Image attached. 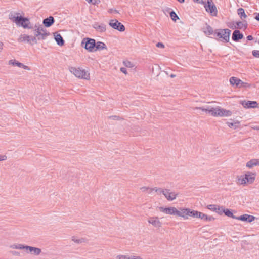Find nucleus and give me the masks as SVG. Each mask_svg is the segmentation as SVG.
I'll return each mask as SVG.
<instances>
[{
    "label": "nucleus",
    "instance_id": "nucleus-1",
    "mask_svg": "<svg viewBox=\"0 0 259 259\" xmlns=\"http://www.w3.org/2000/svg\"><path fill=\"white\" fill-rule=\"evenodd\" d=\"M193 110H201L202 111L209 113L214 117H229L232 115V112L219 106L211 107L209 106L203 107H196L193 108Z\"/></svg>",
    "mask_w": 259,
    "mask_h": 259
},
{
    "label": "nucleus",
    "instance_id": "nucleus-2",
    "mask_svg": "<svg viewBox=\"0 0 259 259\" xmlns=\"http://www.w3.org/2000/svg\"><path fill=\"white\" fill-rule=\"evenodd\" d=\"M18 15V13H10L9 16V19L18 26L23 27L24 28H29L28 25L30 24L29 19Z\"/></svg>",
    "mask_w": 259,
    "mask_h": 259
},
{
    "label": "nucleus",
    "instance_id": "nucleus-3",
    "mask_svg": "<svg viewBox=\"0 0 259 259\" xmlns=\"http://www.w3.org/2000/svg\"><path fill=\"white\" fill-rule=\"evenodd\" d=\"M69 70L71 73L73 74L77 78L87 80L90 78V74L88 71L81 68L70 67Z\"/></svg>",
    "mask_w": 259,
    "mask_h": 259
},
{
    "label": "nucleus",
    "instance_id": "nucleus-4",
    "mask_svg": "<svg viewBox=\"0 0 259 259\" xmlns=\"http://www.w3.org/2000/svg\"><path fill=\"white\" fill-rule=\"evenodd\" d=\"M191 217H193L194 218H198L200 219L201 220L206 221V222H211L214 220V218L212 216H209L201 212L194 210L192 209V213H191Z\"/></svg>",
    "mask_w": 259,
    "mask_h": 259
},
{
    "label": "nucleus",
    "instance_id": "nucleus-5",
    "mask_svg": "<svg viewBox=\"0 0 259 259\" xmlns=\"http://www.w3.org/2000/svg\"><path fill=\"white\" fill-rule=\"evenodd\" d=\"M49 34L50 33L42 26H39L35 30L34 35L38 40L46 39Z\"/></svg>",
    "mask_w": 259,
    "mask_h": 259
},
{
    "label": "nucleus",
    "instance_id": "nucleus-6",
    "mask_svg": "<svg viewBox=\"0 0 259 259\" xmlns=\"http://www.w3.org/2000/svg\"><path fill=\"white\" fill-rule=\"evenodd\" d=\"M81 46L89 51L93 52L96 46L95 40L92 38H84L81 42Z\"/></svg>",
    "mask_w": 259,
    "mask_h": 259
},
{
    "label": "nucleus",
    "instance_id": "nucleus-7",
    "mask_svg": "<svg viewBox=\"0 0 259 259\" xmlns=\"http://www.w3.org/2000/svg\"><path fill=\"white\" fill-rule=\"evenodd\" d=\"M204 7L206 11L211 16H216L217 15L218 11L212 0H207V3L204 5Z\"/></svg>",
    "mask_w": 259,
    "mask_h": 259
},
{
    "label": "nucleus",
    "instance_id": "nucleus-8",
    "mask_svg": "<svg viewBox=\"0 0 259 259\" xmlns=\"http://www.w3.org/2000/svg\"><path fill=\"white\" fill-rule=\"evenodd\" d=\"M231 30L229 29H220L216 32L217 36L220 38H222L223 41L227 42L229 41Z\"/></svg>",
    "mask_w": 259,
    "mask_h": 259
},
{
    "label": "nucleus",
    "instance_id": "nucleus-9",
    "mask_svg": "<svg viewBox=\"0 0 259 259\" xmlns=\"http://www.w3.org/2000/svg\"><path fill=\"white\" fill-rule=\"evenodd\" d=\"M192 209L186 208H180L178 209L177 217L183 218L185 220L189 219L191 217Z\"/></svg>",
    "mask_w": 259,
    "mask_h": 259
},
{
    "label": "nucleus",
    "instance_id": "nucleus-10",
    "mask_svg": "<svg viewBox=\"0 0 259 259\" xmlns=\"http://www.w3.org/2000/svg\"><path fill=\"white\" fill-rule=\"evenodd\" d=\"M109 24L113 29H116L120 32H123L125 30L124 26L116 19L111 20Z\"/></svg>",
    "mask_w": 259,
    "mask_h": 259
},
{
    "label": "nucleus",
    "instance_id": "nucleus-11",
    "mask_svg": "<svg viewBox=\"0 0 259 259\" xmlns=\"http://www.w3.org/2000/svg\"><path fill=\"white\" fill-rule=\"evenodd\" d=\"M159 209L161 212L165 214L177 216L178 209L175 207H160Z\"/></svg>",
    "mask_w": 259,
    "mask_h": 259
},
{
    "label": "nucleus",
    "instance_id": "nucleus-12",
    "mask_svg": "<svg viewBox=\"0 0 259 259\" xmlns=\"http://www.w3.org/2000/svg\"><path fill=\"white\" fill-rule=\"evenodd\" d=\"M148 222L153 227L159 228L162 226V223L160 221L158 217H150L148 219Z\"/></svg>",
    "mask_w": 259,
    "mask_h": 259
},
{
    "label": "nucleus",
    "instance_id": "nucleus-13",
    "mask_svg": "<svg viewBox=\"0 0 259 259\" xmlns=\"http://www.w3.org/2000/svg\"><path fill=\"white\" fill-rule=\"evenodd\" d=\"M163 195L168 201H172L175 200L178 195V193L175 192H170V190L167 189H164V191H163Z\"/></svg>",
    "mask_w": 259,
    "mask_h": 259
},
{
    "label": "nucleus",
    "instance_id": "nucleus-14",
    "mask_svg": "<svg viewBox=\"0 0 259 259\" xmlns=\"http://www.w3.org/2000/svg\"><path fill=\"white\" fill-rule=\"evenodd\" d=\"M25 250L27 253H30L35 255H39L41 252L40 248L28 245H26Z\"/></svg>",
    "mask_w": 259,
    "mask_h": 259
},
{
    "label": "nucleus",
    "instance_id": "nucleus-15",
    "mask_svg": "<svg viewBox=\"0 0 259 259\" xmlns=\"http://www.w3.org/2000/svg\"><path fill=\"white\" fill-rule=\"evenodd\" d=\"M242 105L246 108H255L257 106L256 101H243L241 102Z\"/></svg>",
    "mask_w": 259,
    "mask_h": 259
},
{
    "label": "nucleus",
    "instance_id": "nucleus-16",
    "mask_svg": "<svg viewBox=\"0 0 259 259\" xmlns=\"http://www.w3.org/2000/svg\"><path fill=\"white\" fill-rule=\"evenodd\" d=\"M230 82L231 85H235L237 88H241V85L243 84V82L241 80L235 77H231L230 78Z\"/></svg>",
    "mask_w": 259,
    "mask_h": 259
},
{
    "label": "nucleus",
    "instance_id": "nucleus-17",
    "mask_svg": "<svg viewBox=\"0 0 259 259\" xmlns=\"http://www.w3.org/2000/svg\"><path fill=\"white\" fill-rule=\"evenodd\" d=\"M238 220H241L242 221H246L248 222H251L254 220L255 217L252 215H248V214H243L242 215L239 217H236V219Z\"/></svg>",
    "mask_w": 259,
    "mask_h": 259
},
{
    "label": "nucleus",
    "instance_id": "nucleus-18",
    "mask_svg": "<svg viewBox=\"0 0 259 259\" xmlns=\"http://www.w3.org/2000/svg\"><path fill=\"white\" fill-rule=\"evenodd\" d=\"M255 174L250 172H247L244 176V179H246L247 183L252 184L255 180Z\"/></svg>",
    "mask_w": 259,
    "mask_h": 259
},
{
    "label": "nucleus",
    "instance_id": "nucleus-19",
    "mask_svg": "<svg viewBox=\"0 0 259 259\" xmlns=\"http://www.w3.org/2000/svg\"><path fill=\"white\" fill-rule=\"evenodd\" d=\"M93 27L99 32H104L106 31V26L104 24H99L95 23L93 25Z\"/></svg>",
    "mask_w": 259,
    "mask_h": 259
},
{
    "label": "nucleus",
    "instance_id": "nucleus-20",
    "mask_svg": "<svg viewBox=\"0 0 259 259\" xmlns=\"http://www.w3.org/2000/svg\"><path fill=\"white\" fill-rule=\"evenodd\" d=\"M243 35L239 30H235L232 34V39L235 41H237L239 39H242Z\"/></svg>",
    "mask_w": 259,
    "mask_h": 259
},
{
    "label": "nucleus",
    "instance_id": "nucleus-21",
    "mask_svg": "<svg viewBox=\"0 0 259 259\" xmlns=\"http://www.w3.org/2000/svg\"><path fill=\"white\" fill-rule=\"evenodd\" d=\"M54 23V19L52 16H50L43 20V24L47 27L51 26Z\"/></svg>",
    "mask_w": 259,
    "mask_h": 259
},
{
    "label": "nucleus",
    "instance_id": "nucleus-22",
    "mask_svg": "<svg viewBox=\"0 0 259 259\" xmlns=\"http://www.w3.org/2000/svg\"><path fill=\"white\" fill-rule=\"evenodd\" d=\"M259 165V159H253L249 161L246 163V167L251 168L255 166Z\"/></svg>",
    "mask_w": 259,
    "mask_h": 259
},
{
    "label": "nucleus",
    "instance_id": "nucleus-23",
    "mask_svg": "<svg viewBox=\"0 0 259 259\" xmlns=\"http://www.w3.org/2000/svg\"><path fill=\"white\" fill-rule=\"evenodd\" d=\"M55 39L57 44L59 46H63L64 44V41L60 34L55 33L54 34Z\"/></svg>",
    "mask_w": 259,
    "mask_h": 259
},
{
    "label": "nucleus",
    "instance_id": "nucleus-24",
    "mask_svg": "<svg viewBox=\"0 0 259 259\" xmlns=\"http://www.w3.org/2000/svg\"><path fill=\"white\" fill-rule=\"evenodd\" d=\"M30 36L26 34H21L18 38V41L19 42H26L29 44Z\"/></svg>",
    "mask_w": 259,
    "mask_h": 259
},
{
    "label": "nucleus",
    "instance_id": "nucleus-25",
    "mask_svg": "<svg viewBox=\"0 0 259 259\" xmlns=\"http://www.w3.org/2000/svg\"><path fill=\"white\" fill-rule=\"evenodd\" d=\"M10 247L11 248L15 249H20V250L24 249V250H25L26 245L22 244L15 243V244L11 245L10 246Z\"/></svg>",
    "mask_w": 259,
    "mask_h": 259
},
{
    "label": "nucleus",
    "instance_id": "nucleus-26",
    "mask_svg": "<svg viewBox=\"0 0 259 259\" xmlns=\"http://www.w3.org/2000/svg\"><path fill=\"white\" fill-rule=\"evenodd\" d=\"M237 13L238 15L239 16L240 18L242 20L247 18V15L245 14L244 10L243 8H239L237 10Z\"/></svg>",
    "mask_w": 259,
    "mask_h": 259
},
{
    "label": "nucleus",
    "instance_id": "nucleus-27",
    "mask_svg": "<svg viewBox=\"0 0 259 259\" xmlns=\"http://www.w3.org/2000/svg\"><path fill=\"white\" fill-rule=\"evenodd\" d=\"M95 48L96 50H103L106 48V45L104 43L100 41H98L96 43Z\"/></svg>",
    "mask_w": 259,
    "mask_h": 259
},
{
    "label": "nucleus",
    "instance_id": "nucleus-28",
    "mask_svg": "<svg viewBox=\"0 0 259 259\" xmlns=\"http://www.w3.org/2000/svg\"><path fill=\"white\" fill-rule=\"evenodd\" d=\"M247 27V24L244 23L242 22L239 21L236 22V29H242L244 28L245 29Z\"/></svg>",
    "mask_w": 259,
    "mask_h": 259
},
{
    "label": "nucleus",
    "instance_id": "nucleus-29",
    "mask_svg": "<svg viewBox=\"0 0 259 259\" xmlns=\"http://www.w3.org/2000/svg\"><path fill=\"white\" fill-rule=\"evenodd\" d=\"M226 124L229 127L233 128L234 129L238 128L239 125V122L238 121L234 122H227Z\"/></svg>",
    "mask_w": 259,
    "mask_h": 259
},
{
    "label": "nucleus",
    "instance_id": "nucleus-30",
    "mask_svg": "<svg viewBox=\"0 0 259 259\" xmlns=\"http://www.w3.org/2000/svg\"><path fill=\"white\" fill-rule=\"evenodd\" d=\"M204 33L207 35H211L213 33V29L210 26H207L206 28L204 29Z\"/></svg>",
    "mask_w": 259,
    "mask_h": 259
},
{
    "label": "nucleus",
    "instance_id": "nucleus-31",
    "mask_svg": "<svg viewBox=\"0 0 259 259\" xmlns=\"http://www.w3.org/2000/svg\"><path fill=\"white\" fill-rule=\"evenodd\" d=\"M223 212L225 213V214L226 216L232 218L233 219H236V216H234L232 212H231L229 209H224Z\"/></svg>",
    "mask_w": 259,
    "mask_h": 259
},
{
    "label": "nucleus",
    "instance_id": "nucleus-32",
    "mask_svg": "<svg viewBox=\"0 0 259 259\" xmlns=\"http://www.w3.org/2000/svg\"><path fill=\"white\" fill-rule=\"evenodd\" d=\"M37 38L34 35V36H30L29 42V44L33 45L34 44H37Z\"/></svg>",
    "mask_w": 259,
    "mask_h": 259
},
{
    "label": "nucleus",
    "instance_id": "nucleus-33",
    "mask_svg": "<svg viewBox=\"0 0 259 259\" xmlns=\"http://www.w3.org/2000/svg\"><path fill=\"white\" fill-rule=\"evenodd\" d=\"M140 190L142 192H147L149 194H151L153 191V188L147 187H142L140 188Z\"/></svg>",
    "mask_w": 259,
    "mask_h": 259
},
{
    "label": "nucleus",
    "instance_id": "nucleus-34",
    "mask_svg": "<svg viewBox=\"0 0 259 259\" xmlns=\"http://www.w3.org/2000/svg\"><path fill=\"white\" fill-rule=\"evenodd\" d=\"M9 65H12L13 66L16 65L18 67H20V66H22V63L19 62L17 61H16L15 60H11L9 61Z\"/></svg>",
    "mask_w": 259,
    "mask_h": 259
},
{
    "label": "nucleus",
    "instance_id": "nucleus-35",
    "mask_svg": "<svg viewBox=\"0 0 259 259\" xmlns=\"http://www.w3.org/2000/svg\"><path fill=\"white\" fill-rule=\"evenodd\" d=\"M207 208L211 211H214V212H215V211H217V209L218 210L219 209L218 208V205H214V204H210V205H207Z\"/></svg>",
    "mask_w": 259,
    "mask_h": 259
},
{
    "label": "nucleus",
    "instance_id": "nucleus-36",
    "mask_svg": "<svg viewBox=\"0 0 259 259\" xmlns=\"http://www.w3.org/2000/svg\"><path fill=\"white\" fill-rule=\"evenodd\" d=\"M170 16L171 19L175 22H176L177 20L179 19L177 14L174 11H172L170 13Z\"/></svg>",
    "mask_w": 259,
    "mask_h": 259
},
{
    "label": "nucleus",
    "instance_id": "nucleus-37",
    "mask_svg": "<svg viewBox=\"0 0 259 259\" xmlns=\"http://www.w3.org/2000/svg\"><path fill=\"white\" fill-rule=\"evenodd\" d=\"M131 255L127 254H118L116 256V259H130Z\"/></svg>",
    "mask_w": 259,
    "mask_h": 259
},
{
    "label": "nucleus",
    "instance_id": "nucleus-38",
    "mask_svg": "<svg viewBox=\"0 0 259 259\" xmlns=\"http://www.w3.org/2000/svg\"><path fill=\"white\" fill-rule=\"evenodd\" d=\"M123 64L127 67L132 68L134 67L133 64L130 61L126 60L123 62Z\"/></svg>",
    "mask_w": 259,
    "mask_h": 259
},
{
    "label": "nucleus",
    "instance_id": "nucleus-39",
    "mask_svg": "<svg viewBox=\"0 0 259 259\" xmlns=\"http://www.w3.org/2000/svg\"><path fill=\"white\" fill-rule=\"evenodd\" d=\"M153 191H155L156 192H157L158 194H163V191H164V189H162L161 188H158L157 187L153 188Z\"/></svg>",
    "mask_w": 259,
    "mask_h": 259
},
{
    "label": "nucleus",
    "instance_id": "nucleus-40",
    "mask_svg": "<svg viewBox=\"0 0 259 259\" xmlns=\"http://www.w3.org/2000/svg\"><path fill=\"white\" fill-rule=\"evenodd\" d=\"M72 241H73V242H74L75 243H81L83 242V239H76L75 238V237L73 236L72 237V239H71Z\"/></svg>",
    "mask_w": 259,
    "mask_h": 259
},
{
    "label": "nucleus",
    "instance_id": "nucleus-41",
    "mask_svg": "<svg viewBox=\"0 0 259 259\" xmlns=\"http://www.w3.org/2000/svg\"><path fill=\"white\" fill-rule=\"evenodd\" d=\"M227 26L232 29H236V23L230 22L228 23Z\"/></svg>",
    "mask_w": 259,
    "mask_h": 259
},
{
    "label": "nucleus",
    "instance_id": "nucleus-42",
    "mask_svg": "<svg viewBox=\"0 0 259 259\" xmlns=\"http://www.w3.org/2000/svg\"><path fill=\"white\" fill-rule=\"evenodd\" d=\"M239 182L242 185L246 184L247 183V181H246V179H244V177L243 178H240L238 179Z\"/></svg>",
    "mask_w": 259,
    "mask_h": 259
},
{
    "label": "nucleus",
    "instance_id": "nucleus-43",
    "mask_svg": "<svg viewBox=\"0 0 259 259\" xmlns=\"http://www.w3.org/2000/svg\"><path fill=\"white\" fill-rule=\"evenodd\" d=\"M252 55L255 57L259 58V51L254 50L252 51Z\"/></svg>",
    "mask_w": 259,
    "mask_h": 259
},
{
    "label": "nucleus",
    "instance_id": "nucleus-44",
    "mask_svg": "<svg viewBox=\"0 0 259 259\" xmlns=\"http://www.w3.org/2000/svg\"><path fill=\"white\" fill-rule=\"evenodd\" d=\"M218 208L219 209H217V210L215 211V212L220 214H222V213L223 212L224 208L222 207H220L219 206H218Z\"/></svg>",
    "mask_w": 259,
    "mask_h": 259
},
{
    "label": "nucleus",
    "instance_id": "nucleus-45",
    "mask_svg": "<svg viewBox=\"0 0 259 259\" xmlns=\"http://www.w3.org/2000/svg\"><path fill=\"white\" fill-rule=\"evenodd\" d=\"M108 12L109 13H118V11L114 9H110L108 10Z\"/></svg>",
    "mask_w": 259,
    "mask_h": 259
},
{
    "label": "nucleus",
    "instance_id": "nucleus-46",
    "mask_svg": "<svg viewBox=\"0 0 259 259\" xmlns=\"http://www.w3.org/2000/svg\"><path fill=\"white\" fill-rule=\"evenodd\" d=\"M130 259H143L141 256L138 255H131Z\"/></svg>",
    "mask_w": 259,
    "mask_h": 259
},
{
    "label": "nucleus",
    "instance_id": "nucleus-47",
    "mask_svg": "<svg viewBox=\"0 0 259 259\" xmlns=\"http://www.w3.org/2000/svg\"><path fill=\"white\" fill-rule=\"evenodd\" d=\"M156 47L158 48H163L164 47V45L161 42H158L156 44Z\"/></svg>",
    "mask_w": 259,
    "mask_h": 259
},
{
    "label": "nucleus",
    "instance_id": "nucleus-48",
    "mask_svg": "<svg viewBox=\"0 0 259 259\" xmlns=\"http://www.w3.org/2000/svg\"><path fill=\"white\" fill-rule=\"evenodd\" d=\"M11 252L12 254L14 256H19L20 255V253L18 251H12Z\"/></svg>",
    "mask_w": 259,
    "mask_h": 259
},
{
    "label": "nucleus",
    "instance_id": "nucleus-49",
    "mask_svg": "<svg viewBox=\"0 0 259 259\" xmlns=\"http://www.w3.org/2000/svg\"><path fill=\"white\" fill-rule=\"evenodd\" d=\"M7 158V156L5 155H0V161L6 160Z\"/></svg>",
    "mask_w": 259,
    "mask_h": 259
},
{
    "label": "nucleus",
    "instance_id": "nucleus-50",
    "mask_svg": "<svg viewBox=\"0 0 259 259\" xmlns=\"http://www.w3.org/2000/svg\"><path fill=\"white\" fill-rule=\"evenodd\" d=\"M100 2V0H92L90 3H92L93 5H97L99 4Z\"/></svg>",
    "mask_w": 259,
    "mask_h": 259
},
{
    "label": "nucleus",
    "instance_id": "nucleus-51",
    "mask_svg": "<svg viewBox=\"0 0 259 259\" xmlns=\"http://www.w3.org/2000/svg\"><path fill=\"white\" fill-rule=\"evenodd\" d=\"M120 71L123 72V73H124L125 74H127V71H126V69L124 67H121L120 68Z\"/></svg>",
    "mask_w": 259,
    "mask_h": 259
},
{
    "label": "nucleus",
    "instance_id": "nucleus-52",
    "mask_svg": "<svg viewBox=\"0 0 259 259\" xmlns=\"http://www.w3.org/2000/svg\"><path fill=\"white\" fill-rule=\"evenodd\" d=\"M20 67H22V68H24V69H26V70H30V68H29V67L28 66L25 65L23 64H22V66H20Z\"/></svg>",
    "mask_w": 259,
    "mask_h": 259
},
{
    "label": "nucleus",
    "instance_id": "nucleus-53",
    "mask_svg": "<svg viewBox=\"0 0 259 259\" xmlns=\"http://www.w3.org/2000/svg\"><path fill=\"white\" fill-rule=\"evenodd\" d=\"M249 86H250V85L248 83L244 82H243V84L241 85V88L242 87H249Z\"/></svg>",
    "mask_w": 259,
    "mask_h": 259
},
{
    "label": "nucleus",
    "instance_id": "nucleus-54",
    "mask_svg": "<svg viewBox=\"0 0 259 259\" xmlns=\"http://www.w3.org/2000/svg\"><path fill=\"white\" fill-rule=\"evenodd\" d=\"M247 39L248 40H252L253 39V37L251 36V35H248L247 37Z\"/></svg>",
    "mask_w": 259,
    "mask_h": 259
},
{
    "label": "nucleus",
    "instance_id": "nucleus-55",
    "mask_svg": "<svg viewBox=\"0 0 259 259\" xmlns=\"http://www.w3.org/2000/svg\"><path fill=\"white\" fill-rule=\"evenodd\" d=\"M193 1H194V2H196L198 3H203V4H204V3L203 2V1H202V0H193Z\"/></svg>",
    "mask_w": 259,
    "mask_h": 259
},
{
    "label": "nucleus",
    "instance_id": "nucleus-56",
    "mask_svg": "<svg viewBox=\"0 0 259 259\" xmlns=\"http://www.w3.org/2000/svg\"><path fill=\"white\" fill-rule=\"evenodd\" d=\"M3 48V43L2 42H0V52L2 51Z\"/></svg>",
    "mask_w": 259,
    "mask_h": 259
},
{
    "label": "nucleus",
    "instance_id": "nucleus-57",
    "mask_svg": "<svg viewBox=\"0 0 259 259\" xmlns=\"http://www.w3.org/2000/svg\"><path fill=\"white\" fill-rule=\"evenodd\" d=\"M255 19L259 21V13L257 14V15L255 17Z\"/></svg>",
    "mask_w": 259,
    "mask_h": 259
},
{
    "label": "nucleus",
    "instance_id": "nucleus-58",
    "mask_svg": "<svg viewBox=\"0 0 259 259\" xmlns=\"http://www.w3.org/2000/svg\"><path fill=\"white\" fill-rule=\"evenodd\" d=\"M180 3H183L185 2V0H177Z\"/></svg>",
    "mask_w": 259,
    "mask_h": 259
},
{
    "label": "nucleus",
    "instance_id": "nucleus-59",
    "mask_svg": "<svg viewBox=\"0 0 259 259\" xmlns=\"http://www.w3.org/2000/svg\"><path fill=\"white\" fill-rule=\"evenodd\" d=\"M175 76H176V75H175V74H171V75H170V77H171V78H174V77H175Z\"/></svg>",
    "mask_w": 259,
    "mask_h": 259
},
{
    "label": "nucleus",
    "instance_id": "nucleus-60",
    "mask_svg": "<svg viewBox=\"0 0 259 259\" xmlns=\"http://www.w3.org/2000/svg\"><path fill=\"white\" fill-rule=\"evenodd\" d=\"M88 3H90L91 2H92V0H86Z\"/></svg>",
    "mask_w": 259,
    "mask_h": 259
},
{
    "label": "nucleus",
    "instance_id": "nucleus-61",
    "mask_svg": "<svg viewBox=\"0 0 259 259\" xmlns=\"http://www.w3.org/2000/svg\"><path fill=\"white\" fill-rule=\"evenodd\" d=\"M258 44H259V40H258Z\"/></svg>",
    "mask_w": 259,
    "mask_h": 259
}]
</instances>
